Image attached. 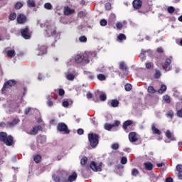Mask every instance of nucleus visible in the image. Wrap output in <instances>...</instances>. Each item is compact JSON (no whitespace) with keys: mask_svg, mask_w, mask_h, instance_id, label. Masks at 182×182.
Here are the masks:
<instances>
[{"mask_svg":"<svg viewBox=\"0 0 182 182\" xmlns=\"http://www.w3.org/2000/svg\"><path fill=\"white\" fill-rule=\"evenodd\" d=\"M41 28H45L46 26V36H47V38H49L50 36H53V35H55L56 34V30L55 29V28L52 27V26L49 25V23L46 22L45 23H41L40 24Z\"/></svg>","mask_w":182,"mask_h":182,"instance_id":"nucleus-1","label":"nucleus"},{"mask_svg":"<svg viewBox=\"0 0 182 182\" xmlns=\"http://www.w3.org/2000/svg\"><path fill=\"white\" fill-rule=\"evenodd\" d=\"M88 140L90 143L91 147L95 149L99 144V134L90 133L88 134Z\"/></svg>","mask_w":182,"mask_h":182,"instance_id":"nucleus-2","label":"nucleus"},{"mask_svg":"<svg viewBox=\"0 0 182 182\" xmlns=\"http://www.w3.org/2000/svg\"><path fill=\"white\" fill-rule=\"evenodd\" d=\"M21 34L23 39H30L32 37L31 31H29V26H26L24 28L20 30Z\"/></svg>","mask_w":182,"mask_h":182,"instance_id":"nucleus-3","label":"nucleus"},{"mask_svg":"<svg viewBox=\"0 0 182 182\" xmlns=\"http://www.w3.org/2000/svg\"><path fill=\"white\" fill-rule=\"evenodd\" d=\"M57 129L58 132L64 133V134H69V133H70V131H69V129L68 128V125L63 122L58 123Z\"/></svg>","mask_w":182,"mask_h":182,"instance_id":"nucleus-4","label":"nucleus"},{"mask_svg":"<svg viewBox=\"0 0 182 182\" xmlns=\"http://www.w3.org/2000/svg\"><path fill=\"white\" fill-rule=\"evenodd\" d=\"M16 85V81L15 80H9L6 82L4 83L1 92L5 93L6 89H9V87H12V86H15Z\"/></svg>","mask_w":182,"mask_h":182,"instance_id":"nucleus-5","label":"nucleus"},{"mask_svg":"<svg viewBox=\"0 0 182 182\" xmlns=\"http://www.w3.org/2000/svg\"><path fill=\"white\" fill-rule=\"evenodd\" d=\"M28 21V18H26V16L24 14H18L17 16V22L20 25H23V23H26V21Z\"/></svg>","mask_w":182,"mask_h":182,"instance_id":"nucleus-6","label":"nucleus"},{"mask_svg":"<svg viewBox=\"0 0 182 182\" xmlns=\"http://www.w3.org/2000/svg\"><path fill=\"white\" fill-rule=\"evenodd\" d=\"M19 122H21L19 120V118H14L12 122H6V128L9 129L11 127H15V126H16V124H18V123H19Z\"/></svg>","mask_w":182,"mask_h":182,"instance_id":"nucleus-7","label":"nucleus"},{"mask_svg":"<svg viewBox=\"0 0 182 182\" xmlns=\"http://www.w3.org/2000/svg\"><path fill=\"white\" fill-rule=\"evenodd\" d=\"M90 167L93 171H102V167L97 166L95 161H91Z\"/></svg>","mask_w":182,"mask_h":182,"instance_id":"nucleus-8","label":"nucleus"},{"mask_svg":"<svg viewBox=\"0 0 182 182\" xmlns=\"http://www.w3.org/2000/svg\"><path fill=\"white\" fill-rule=\"evenodd\" d=\"M76 178H77V173L76 172H73L72 175L68 176V179H64L62 182H73L76 181Z\"/></svg>","mask_w":182,"mask_h":182,"instance_id":"nucleus-9","label":"nucleus"},{"mask_svg":"<svg viewBox=\"0 0 182 182\" xmlns=\"http://www.w3.org/2000/svg\"><path fill=\"white\" fill-rule=\"evenodd\" d=\"M4 144H6V146H13L14 145V136L9 135L7 136L6 139L4 141Z\"/></svg>","mask_w":182,"mask_h":182,"instance_id":"nucleus-10","label":"nucleus"},{"mask_svg":"<svg viewBox=\"0 0 182 182\" xmlns=\"http://www.w3.org/2000/svg\"><path fill=\"white\" fill-rule=\"evenodd\" d=\"M129 139L131 143H136V141L139 140V138H137V134H136V132H130L129 134Z\"/></svg>","mask_w":182,"mask_h":182,"instance_id":"nucleus-11","label":"nucleus"},{"mask_svg":"<svg viewBox=\"0 0 182 182\" xmlns=\"http://www.w3.org/2000/svg\"><path fill=\"white\" fill-rule=\"evenodd\" d=\"M171 63V60L170 58H168L166 60V62L164 63V65L163 66V68L166 72H168L171 70V68H170V64Z\"/></svg>","mask_w":182,"mask_h":182,"instance_id":"nucleus-12","label":"nucleus"},{"mask_svg":"<svg viewBox=\"0 0 182 182\" xmlns=\"http://www.w3.org/2000/svg\"><path fill=\"white\" fill-rule=\"evenodd\" d=\"M90 56H92V53H85L82 55V62H85V63H89L90 60Z\"/></svg>","mask_w":182,"mask_h":182,"instance_id":"nucleus-13","label":"nucleus"},{"mask_svg":"<svg viewBox=\"0 0 182 182\" xmlns=\"http://www.w3.org/2000/svg\"><path fill=\"white\" fill-rule=\"evenodd\" d=\"M132 4L133 7L135 9H140V8H141V5L143 4V1H141V0H134Z\"/></svg>","mask_w":182,"mask_h":182,"instance_id":"nucleus-14","label":"nucleus"},{"mask_svg":"<svg viewBox=\"0 0 182 182\" xmlns=\"http://www.w3.org/2000/svg\"><path fill=\"white\" fill-rule=\"evenodd\" d=\"M63 12L64 15L68 16L72 15V14H75V9H71L69 6H65L64 7Z\"/></svg>","mask_w":182,"mask_h":182,"instance_id":"nucleus-15","label":"nucleus"},{"mask_svg":"<svg viewBox=\"0 0 182 182\" xmlns=\"http://www.w3.org/2000/svg\"><path fill=\"white\" fill-rule=\"evenodd\" d=\"M41 129V126L35 127L29 132H27L28 134H30L31 136H35V134H38V132H39Z\"/></svg>","mask_w":182,"mask_h":182,"instance_id":"nucleus-16","label":"nucleus"},{"mask_svg":"<svg viewBox=\"0 0 182 182\" xmlns=\"http://www.w3.org/2000/svg\"><path fill=\"white\" fill-rule=\"evenodd\" d=\"M46 46H40L38 48V53L37 54L38 56H42V55H45V53H46Z\"/></svg>","mask_w":182,"mask_h":182,"instance_id":"nucleus-17","label":"nucleus"},{"mask_svg":"<svg viewBox=\"0 0 182 182\" xmlns=\"http://www.w3.org/2000/svg\"><path fill=\"white\" fill-rule=\"evenodd\" d=\"M37 142L40 143V144H43L44 143H46V136L39 135L37 137Z\"/></svg>","mask_w":182,"mask_h":182,"instance_id":"nucleus-18","label":"nucleus"},{"mask_svg":"<svg viewBox=\"0 0 182 182\" xmlns=\"http://www.w3.org/2000/svg\"><path fill=\"white\" fill-rule=\"evenodd\" d=\"M151 130L154 134H158V136H160V134H161V131L157 129L154 124H151Z\"/></svg>","mask_w":182,"mask_h":182,"instance_id":"nucleus-19","label":"nucleus"},{"mask_svg":"<svg viewBox=\"0 0 182 182\" xmlns=\"http://www.w3.org/2000/svg\"><path fill=\"white\" fill-rule=\"evenodd\" d=\"M132 124H133V121L127 120L124 122L122 127L124 130H127V127H129V126H132Z\"/></svg>","mask_w":182,"mask_h":182,"instance_id":"nucleus-20","label":"nucleus"},{"mask_svg":"<svg viewBox=\"0 0 182 182\" xmlns=\"http://www.w3.org/2000/svg\"><path fill=\"white\" fill-rule=\"evenodd\" d=\"M144 166L146 170H149V171L153 170V164H151V162H150V161L145 162L144 164Z\"/></svg>","mask_w":182,"mask_h":182,"instance_id":"nucleus-21","label":"nucleus"},{"mask_svg":"<svg viewBox=\"0 0 182 182\" xmlns=\"http://www.w3.org/2000/svg\"><path fill=\"white\" fill-rule=\"evenodd\" d=\"M7 136L8 134H6V132H0V141L4 143L5 140H6Z\"/></svg>","mask_w":182,"mask_h":182,"instance_id":"nucleus-22","label":"nucleus"},{"mask_svg":"<svg viewBox=\"0 0 182 182\" xmlns=\"http://www.w3.org/2000/svg\"><path fill=\"white\" fill-rule=\"evenodd\" d=\"M75 60L76 63H82V62H83V57H82V55H76L75 56Z\"/></svg>","mask_w":182,"mask_h":182,"instance_id":"nucleus-23","label":"nucleus"},{"mask_svg":"<svg viewBox=\"0 0 182 182\" xmlns=\"http://www.w3.org/2000/svg\"><path fill=\"white\" fill-rule=\"evenodd\" d=\"M27 5L28 8H35V6H36V3H35V0H28Z\"/></svg>","mask_w":182,"mask_h":182,"instance_id":"nucleus-24","label":"nucleus"},{"mask_svg":"<svg viewBox=\"0 0 182 182\" xmlns=\"http://www.w3.org/2000/svg\"><path fill=\"white\" fill-rule=\"evenodd\" d=\"M166 90H167V86L166 85H161L160 89L158 90V92L160 95H163Z\"/></svg>","mask_w":182,"mask_h":182,"instance_id":"nucleus-25","label":"nucleus"},{"mask_svg":"<svg viewBox=\"0 0 182 182\" xmlns=\"http://www.w3.org/2000/svg\"><path fill=\"white\" fill-rule=\"evenodd\" d=\"M166 136L168 139H169V140H172V141L176 140V138L174 136H173L170 130L166 131Z\"/></svg>","mask_w":182,"mask_h":182,"instance_id":"nucleus-26","label":"nucleus"},{"mask_svg":"<svg viewBox=\"0 0 182 182\" xmlns=\"http://www.w3.org/2000/svg\"><path fill=\"white\" fill-rule=\"evenodd\" d=\"M47 105L49 107L53 106V102L52 101V96L47 95Z\"/></svg>","mask_w":182,"mask_h":182,"instance_id":"nucleus-27","label":"nucleus"},{"mask_svg":"<svg viewBox=\"0 0 182 182\" xmlns=\"http://www.w3.org/2000/svg\"><path fill=\"white\" fill-rule=\"evenodd\" d=\"M119 69L123 72L127 70V65H126L124 62L119 63Z\"/></svg>","mask_w":182,"mask_h":182,"instance_id":"nucleus-28","label":"nucleus"},{"mask_svg":"<svg viewBox=\"0 0 182 182\" xmlns=\"http://www.w3.org/2000/svg\"><path fill=\"white\" fill-rule=\"evenodd\" d=\"M119 100H112L110 105L112 107H117L119 106Z\"/></svg>","mask_w":182,"mask_h":182,"instance_id":"nucleus-29","label":"nucleus"},{"mask_svg":"<svg viewBox=\"0 0 182 182\" xmlns=\"http://www.w3.org/2000/svg\"><path fill=\"white\" fill-rule=\"evenodd\" d=\"M104 129H105V130H108V132H110V130L113 129V124L105 123L104 125Z\"/></svg>","mask_w":182,"mask_h":182,"instance_id":"nucleus-30","label":"nucleus"},{"mask_svg":"<svg viewBox=\"0 0 182 182\" xmlns=\"http://www.w3.org/2000/svg\"><path fill=\"white\" fill-rule=\"evenodd\" d=\"M7 56L9 58H14L15 56V50H9L7 51Z\"/></svg>","mask_w":182,"mask_h":182,"instance_id":"nucleus-31","label":"nucleus"},{"mask_svg":"<svg viewBox=\"0 0 182 182\" xmlns=\"http://www.w3.org/2000/svg\"><path fill=\"white\" fill-rule=\"evenodd\" d=\"M117 39H118V41H119V42H122V41H126V35H124L123 33H120L117 36Z\"/></svg>","mask_w":182,"mask_h":182,"instance_id":"nucleus-32","label":"nucleus"},{"mask_svg":"<svg viewBox=\"0 0 182 182\" xmlns=\"http://www.w3.org/2000/svg\"><path fill=\"white\" fill-rule=\"evenodd\" d=\"M66 79L68 80H74L75 75H73L72 73H68V74H66Z\"/></svg>","mask_w":182,"mask_h":182,"instance_id":"nucleus-33","label":"nucleus"},{"mask_svg":"<svg viewBox=\"0 0 182 182\" xmlns=\"http://www.w3.org/2000/svg\"><path fill=\"white\" fill-rule=\"evenodd\" d=\"M44 8H45V9H48V11H50V9H52L53 8V6H52V4H50V3H46L44 4Z\"/></svg>","mask_w":182,"mask_h":182,"instance_id":"nucleus-34","label":"nucleus"},{"mask_svg":"<svg viewBox=\"0 0 182 182\" xmlns=\"http://www.w3.org/2000/svg\"><path fill=\"white\" fill-rule=\"evenodd\" d=\"M106 99H107V95H106L105 93H102L100 95V100H101V102H105Z\"/></svg>","mask_w":182,"mask_h":182,"instance_id":"nucleus-35","label":"nucleus"},{"mask_svg":"<svg viewBox=\"0 0 182 182\" xmlns=\"http://www.w3.org/2000/svg\"><path fill=\"white\" fill-rule=\"evenodd\" d=\"M33 160L35 163L38 164L41 161V160H42V156H41L40 155H36L33 157Z\"/></svg>","mask_w":182,"mask_h":182,"instance_id":"nucleus-36","label":"nucleus"},{"mask_svg":"<svg viewBox=\"0 0 182 182\" xmlns=\"http://www.w3.org/2000/svg\"><path fill=\"white\" fill-rule=\"evenodd\" d=\"M139 174H140V172L139 171V170H137V168H133L132 171V175L134 176V177H136V176H139Z\"/></svg>","mask_w":182,"mask_h":182,"instance_id":"nucleus-37","label":"nucleus"},{"mask_svg":"<svg viewBox=\"0 0 182 182\" xmlns=\"http://www.w3.org/2000/svg\"><path fill=\"white\" fill-rule=\"evenodd\" d=\"M9 18L10 21H15L16 19V13L10 14Z\"/></svg>","mask_w":182,"mask_h":182,"instance_id":"nucleus-38","label":"nucleus"},{"mask_svg":"<svg viewBox=\"0 0 182 182\" xmlns=\"http://www.w3.org/2000/svg\"><path fill=\"white\" fill-rule=\"evenodd\" d=\"M119 145L117 143H114L111 145V149L112 150H119Z\"/></svg>","mask_w":182,"mask_h":182,"instance_id":"nucleus-39","label":"nucleus"},{"mask_svg":"<svg viewBox=\"0 0 182 182\" xmlns=\"http://www.w3.org/2000/svg\"><path fill=\"white\" fill-rule=\"evenodd\" d=\"M148 92L151 93V94H154L156 93V90L154 89V87L153 86H149L148 87Z\"/></svg>","mask_w":182,"mask_h":182,"instance_id":"nucleus-40","label":"nucleus"},{"mask_svg":"<svg viewBox=\"0 0 182 182\" xmlns=\"http://www.w3.org/2000/svg\"><path fill=\"white\" fill-rule=\"evenodd\" d=\"M22 6H23V4H22L21 2H17L15 4L14 8H15V9H21V8H22Z\"/></svg>","mask_w":182,"mask_h":182,"instance_id":"nucleus-41","label":"nucleus"},{"mask_svg":"<svg viewBox=\"0 0 182 182\" xmlns=\"http://www.w3.org/2000/svg\"><path fill=\"white\" fill-rule=\"evenodd\" d=\"M163 100L166 102V103H170V102H171V100L170 99V96L168 95H164L163 97Z\"/></svg>","mask_w":182,"mask_h":182,"instance_id":"nucleus-42","label":"nucleus"},{"mask_svg":"<svg viewBox=\"0 0 182 182\" xmlns=\"http://www.w3.org/2000/svg\"><path fill=\"white\" fill-rule=\"evenodd\" d=\"M86 163H87V157L84 156L80 161V164L82 166H85Z\"/></svg>","mask_w":182,"mask_h":182,"instance_id":"nucleus-43","label":"nucleus"},{"mask_svg":"<svg viewBox=\"0 0 182 182\" xmlns=\"http://www.w3.org/2000/svg\"><path fill=\"white\" fill-rule=\"evenodd\" d=\"M78 18H85L86 17V14L85 11H79L77 14Z\"/></svg>","mask_w":182,"mask_h":182,"instance_id":"nucleus-44","label":"nucleus"},{"mask_svg":"<svg viewBox=\"0 0 182 182\" xmlns=\"http://www.w3.org/2000/svg\"><path fill=\"white\" fill-rule=\"evenodd\" d=\"M166 116L167 117H170L171 119H173V117L174 116V112H173V110H170L166 113Z\"/></svg>","mask_w":182,"mask_h":182,"instance_id":"nucleus-45","label":"nucleus"},{"mask_svg":"<svg viewBox=\"0 0 182 182\" xmlns=\"http://www.w3.org/2000/svg\"><path fill=\"white\" fill-rule=\"evenodd\" d=\"M97 79H98V80H105L106 76H105V75H103V74H99L97 75Z\"/></svg>","mask_w":182,"mask_h":182,"instance_id":"nucleus-46","label":"nucleus"},{"mask_svg":"<svg viewBox=\"0 0 182 182\" xmlns=\"http://www.w3.org/2000/svg\"><path fill=\"white\" fill-rule=\"evenodd\" d=\"M146 51H141V53L139 55V58L142 59V60H146V55H145Z\"/></svg>","mask_w":182,"mask_h":182,"instance_id":"nucleus-47","label":"nucleus"},{"mask_svg":"<svg viewBox=\"0 0 182 182\" xmlns=\"http://www.w3.org/2000/svg\"><path fill=\"white\" fill-rule=\"evenodd\" d=\"M100 24L101 26H106V25H107V21H106V19H102L100 21Z\"/></svg>","mask_w":182,"mask_h":182,"instance_id":"nucleus-48","label":"nucleus"},{"mask_svg":"<svg viewBox=\"0 0 182 182\" xmlns=\"http://www.w3.org/2000/svg\"><path fill=\"white\" fill-rule=\"evenodd\" d=\"M109 21L110 22H116V15L111 14L109 16Z\"/></svg>","mask_w":182,"mask_h":182,"instance_id":"nucleus-49","label":"nucleus"},{"mask_svg":"<svg viewBox=\"0 0 182 182\" xmlns=\"http://www.w3.org/2000/svg\"><path fill=\"white\" fill-rule=\"evenodd\" d=\"M124 87H125V90L127 92H130V90H132V85L131 84L125 85Z\"/></svg>","mask_w":182,"mask_h":182,"instance_id":"nucleus-50","label":"nucleus"},{"mask_svg":"<svg viewBox=\"0 0 182 182\" xmlns=\"http://www.w3.org/2000/svg\"><path fill=\"white\" fill-rule=\"evenodd\" d=\"M160 76H161V72H160V70H156L155 77L156 79H159V77H160Z\"/></svg>","mask_w":182,"mask_h":182,"instance_id":"nucleus-51","label":"nucleus"},{"mask_svg":"<svg viewBox=\"0 0 182 182\" xmlns=\"http://www.w3.org/2000/svg\"><path fill=\"white\" fill-rule=\"evenodd\" d=\"M53 178L54 181H55V182H62L64 181V180H60V178H59V176H53Z\"/></svg>","mask_w":182,"mask_h":182,"instance_id":"nucleus-52","label":"nucleus"},{"mask_svg":"<svg viewBox=\"0 0 182 182\" xmlns=\"http://www.w3.org/2000/svg\"><path fill=\"white\" fill-rule=\"evenodd\" d=\"M105 6L107 11H110V9H112V4L110 3H106Z\"/></svg>","mask_w":182,"mask_h":182,"instance_id":"nucleus-53","label":"nucleus"},{"mask_svg":"<svg viewBox=\"0 0 182 182\" xmlns=\"http://www.w3.org/2000/svg\"><path fill=\"white\" fill-rule=\"evenodd\" d=\"M79 41L80 42H87V38H86L85 36H82L79 38Z\"/></svg>","mask_w":182,"mask_h":182,"instance_id":"nucleus-54","label":"nucleus"},{"mask_svg":"<svg viewBox=\"0 0 182 182\" xmlns=\"http://www.w3.org/2000/svg\"><path fill=\"white\" fill-rule=\"evenodd\" d=\"M145 66L146 69H151V68H153V64L151 63H146Z\"/></svg>","mask_w":182,"mask_h":182,"instance_id":"nucleus-55","label":"nucleus"},{"mask_svg":"<svg viewBox=\"0 0 182 182\" xmlns=\"http://www.w3.org/2000/svg\"><path fill=\"white\" fill-rule=\"evenodd\" d=\"M127 163V158L126 156H124L121 159V164H126Z\"/></svg>","mask_w":182,"mask_h":182,"instance_id":"nucleus-56","label":"nucleus"},{"mask_svg":"<svg viewBox=\"0 0 182 182\" xmlns=\"http://www.w3.org/2000/svg\"><path fill=\"white\" fill-rule=\"evenodd\" d=\"M174 11H175V9H174V7H173V6H169L168 8V14H173Z\"/></svg>","mask_w":182,"mask_h":182,"instance_id":"nucleus-57","label":"nucleus"},{"mask_svg":"<svg viewBox=\"0 0 182 182\" xmlns=\"http://www.w3.org/2000/svg\"><path fill=\"white\" fill-rule=\"evenodd\" d=\"M58 95H59V96H63L65 95V90L59 89Z\"/></svg>","mask_w":182,"mask_h":182,"instance_id":"nucleus-58","label":"nucleus"},{"mask_svg":"<svg viewBox=\"0 0 182 182\" xmlns=\"http://www.w3.org/2000/svg\"><path fill=\"white\" fill-rule=\"evenodd\" d=\"M116 27L117 28V29H122V28H123V24L120 22H117L116 24Z\"/></svg>","mask_w":182,"mask_h":182,"instance_id":"nucleus-59","label":"nucleus"},{"mask_svg":"<svg viewBox=\"0 0 182 182\" xmlns=\"http://www.w3.org/2000/svg\"><path fill=\"white\" fill-rule=\"evenodd\" d=\"M120 126V121H115L114 124H112L113 127H118Z\"/></svg>","mask_w":182,"mask_h":182,"instance_id":"nucleus-60","label":"nucleus"},{"mask_svg":"<svg viewBox=\"0 0 182 182\" xmlns=\"http://www.w3.org/2000/svg\"><path fill=\"white\" fill-rule=\"evenodd\" d=\"M176 170L177 171H178V173L182 171V165L181 164H178L176 166Z\"/></svg>","mask_w":182,"mask_h":182,"instance_id":"nucleus-61","label":"nucleus"},{"mask_svg":"<svg viewBox=\"0 0 182 182\" xmlns=\"http://www.w3.org/2000/svg\"><path fill=\"white\" fill-rule=\"evenodd\" d=\"M77 134L82 135L83 134V133H85V131L83 130V129L80 128L77 130Z\"/></svg>","mask_w":182,"mask_h":182,"instance_id":"nucleus-62","label":"nucleus"},{"mask_svg":"<svg viewBox=\"0 0 182 182\" xmlns=\"http://www.w3.org/2000/svg\"><path fill=\"white\" fill-rule=\"evenodd\" d=\"M63 107H69V102L63 101Z\"/></svg>","mask_w":182,"mask_h":182,"instance_id":"nucleus-63","label":"nucleus"},{"mask_svg":"<svg viewBox=\"0 0 182 182\" xmlns=\"http://www.w3.org/2000/svg\"><path fill=\"white\" fill-rule=\"evenodd\" d=\"M178 117H182V109L177 111Z\"/></svg>","mask_w":182,"mask_h":182,"instance_id":"nucleus-64","label":"nucleus"}]
</instances>
